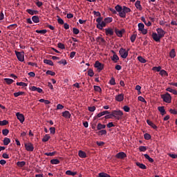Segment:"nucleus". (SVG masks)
Returning a JSON list of instances; mask_svg holds the SVG:
<instances>
[{
  "label": "nucleus",
  "mask_w": 177,
  "mask_h": 177,
  "mask_svg": "<svg viewBox=\"0 0 177 177\" xmlns=\"http://www.w3.org/2000/svg\"><path fill=\"white\" fill-rule=\"evenodd\" d=\"M112 115L115 118L116 120H121L122 118V115H124V113H122V111H112Z\"/></svg>",
  "instance_id": "f03ea898"
},
{
  "label": "nucleus",
  "mask_w": 177,
  "mask_h": 177,
  "mask_svg": "<svg viewBox=\"0 0 177 177\" xmlns=\"http://www.w3.org/2000/svg\"><path fill=\"white\" fill-rule=\"evenodd\" d=\"M88 75H89V77H93V75H95V73H93V70L92 69H88Z\"/></svg>",
  "instance_id": "8fccbe9b"
},
{
  "label": "nucleus",
  "mask_w": 177,
  "mask_h": 177,
  "mask_svg": "<svg viewBox=\"0 0 177 177\" xmlns=\"http://www.w3.org/2000/svg\"><path fill=\"white\" fill-rule=\"evenodd\" d=\"M115 32L118 37L121 38L122 37V34L125 32V29L118 30V28L115 29Z\"/></svg>",
  "instance_id": "f8f14e48"
},
{
  "label": "nucleus",
  "mask_w": 177,
  "mask_h": 177,
  "mask_svg": "<svg viewBox=\"0 0 177 177\" xmlns=\"http://www.w3.org/2000/svg\"><path fill=\"white\" fill-rule=\"evenodd\" d=\"M109 84L111 85H115V79L114 77H111L109 81Z\"/></svg>",
  "instance_id": "052dcab7"
},
{
  "label": "nucleus",
  "mask_w": 177,
  "mask_h": 177,
  "mask_svg": "<svg viewBox=\"0 0 177 177\" xmlns=\"http://www.w3.org/2000/svg\"><path fill=\"white\" fill-rule=\"evenodd\" d=\"M153 70L155 71H158V72L161 71V66H154L153 68Z\"/></svg>",
  "instance_id": "338daca9"
},
{
  "label": "nucleus",
  "mask_w": 177,
  "mask_h": 177,
  "mask_svg": "<svg viewBox=\"0 0 177 177\" xmlns=\"http://www.w3.org/2000/svg\"><path fill=\"white\" fill-rule=\"evenodd\" d=\"M115 100H117V102H122V100H124V94H119L116 95Z\"/></svg>",
  "instance_id": "a211bd4d"
},
{
  "label": "nucleus",
  "mask_w": 177,
  "mask_h": 177,
  "mask_svg": "<svg viewBox=\"0 0 177 177\" xmlns=\"http://www.w3.org/2000/svg\"><path fill=\"white\" fill-rule=\"evenodd\" d=\"M144 138L145 139V140H150V139H151V136L146 133L145 134H144Z\"/></svg>",
  "instance_id": "c03bdc74"
},
{
  "label": "nucleus",
  "mask_w": 177,
  "mask_h": 177,
  "mask_svg": "<svg viewBox=\"0 0 177 177\" xmlns=\"http://www.w3.org/2000/svg\"><path fill=\"white\" fill-rule=\"evenodd\" d=\"M115 9L116 12H118L119 16H120V13H122V10H123V7L122 6H121L120 5H117L115 7Z\"/></svg>",
  "instance_id": "5701e85b"
},
{
  "label": "nucleus",
  "mask_w": 177,
  "mask_h": 177,
  "mask_svg": "<svg viewBox=\"0 0 177 177\" xmlns=\"http://www.w3.org/2000/svg\"><path fill=\"white\" fill-rule=\"evenodd\" d=\"M44 63H45V64H48V66H53V62H52L50 59H44Z\"/></svg>",
  "instance_id": "72a5a7b5"
},
{
  "label": "nucleus",
  "mask_w": 177,
  "mask_h": 177,
  "mask_svg": "<svg viewBox=\"0 0 177 177\" xmlns=\"http://www.w3.org/2000/svg\"><path fill=\"white\" fill-rule=\"evenodd\" d=\"M49 139H50V136H49V134H46L43 138H42V142H48L49 140Z\"/></svg>",
  "instance_id": "cd10ccee"
},
{
  "label": "nucleus",
  "mask_w": 177,
  "mask_h": 177,
  "mask_svg": "<svg viewBox=\"0 0 177 177\" xmlns=\"http://www.w3.org/2000/svg\"><path fill=\"white\" fill-rule=\"evenodd\" d=\"M147 124H148V125H149V127H151V128H153V129H157V126L149 120H147Z\"/></svg>",
  "instance_id": "4be33fe9"
},
{
  "label": "nucleus",
  "mask_w": 177,
  "mask_h": 177,
  "mask_svg": "<svg viewBox=\"0 0 177 177\" xmlns=\"http://www.w3.org/2000/svg\"><path fill=\"white\" fill-rule=\"evenodd\" d=\"M141 20L145 24V26H147V27H150V26H151V22L150 21H146V19L144 18V17H141Z\"/></svg>",
  "instance_id": "412c9836"
},
{
  "label": "nucleus",
  "mask_w": 177,
  "mask_h": 177,
  "mask_svg": "<svg viewBox=\"0 0 177 177\" xmlns=\"http://www.w3.org/2000/svg\"><path fill=\"white\" fill-rule=\"evenodd\" d=\"M119 53L122 57V59H127L128 57V55L129 53V50H125L124 48H120L119 50Z\"/></svg>",
  "instance_id": "39448f33"
},
{
  "label": "nucleus",
  "mask_w": 177,
  "mask_h": 177,
  "mask_svg": "<svg viewBox=\"0 0 177 177\" xmlns=\"http://www.w3.org/2000/svg\"><path fill=\"white\" fill-rule=\"evenodd\" d=\"M103 20V17H98L96 19V21L97 22V28L99 30H103V27H106V22Z\"/></svg>",
  "instance_id": "f257e3e1"
},
{
  "label": "nucleus",
  "mask_w": 177,
  "mask_h": 177,
  "mask_svg": "<svg viewBox=\"0 0 177 177\" xmlns=\"http://www.w3.org/2000/svg\"><path fill=\"white\" fill-rule=\"evenodd\" d=\"M144 157L149 161V162H154V160L151 158L149 154H144Z\"/></svg>",
  "instance_id": "f704fd0d"
},
{
  "label": "nucleus",
  "mask_w": 177,
  "mask_h": 177,
  "mask_svg": "<svg viewBox=\"0 0 177 177\" xmlns=\"http://www.w3.org/2000/svg\"><path fill=\"white\" fill-rule=\"evenodd\" d=\"M131 12V8L124 6L122 12L120 13V17L122 19H125L127 17V13Z\"/></svg>",
  "instance_id": "7ed1b4c3"
},
{
  "label": "nucleus",
  "mask_w": 177,
  "mask_h": 177,
  "mask_svg": "<svg viewBox=\"0 0 177 177\" xmlns=\"http://www.w3.org/2000/svg\"><path fill=\"white\" fill-rule=\"evenodd\" d=\"M145 29V24L143 23L138 24V31H141L142 30Z\"/></svg>",
  "instance_id": "49530a36"
},
{
  "label": "nucleus",
  "mask_w": 177,
  "mask_h": 177,
  "mask_svg": "<svg viewBox=\"0 0 177 177\" xmlns=\"http://www.w3.org/2000/svg\"><path fill=\"white\" fill-rule=\"evenodd\" d=\"M138 60L140 62V63H146V59L143 58L142 56L138 57Z\"/></svg>",
  "instance_id": "5fc2aeb1"
},
{
  "label": "nucleus",
  "mask_w": 177,
  "mask_h": 177,
  "mask_svg": "<svg viewBox=\"0 0 177 177\" xmlns=\"http://www.w3.org/2000/svg\"><path fill=\"white\" fill-rule=\"evenodd\" d=\"M169 56L171 57V59H174L175 56H176V53L175 52V49H171V50L169 53Z\"/></svg>",
  "instance_id": "7c9ffc66"
},
{
  "label": "nucleus",
  "mask_w": 177,
  "mask_h": 177,
  "mask_svg": "<svg viewBox=\"0 0 177 177\" xmlns=\"http://www.w3.org/2000/svg\"><path fill=\"white\" fill-rule=\"evenodd\" d=\"M136 37H138V35H132L130 37V39L131 41V42H135L136 39Z\"/></svg>",
  "instance_id": "6e6d98bb"
},
{
  "label": "nucleus",
  "mask_w": 177,
  "mask_h": 177,
  "mask_svg": "<svg viewBox=\"0 0 177 177\" xmlns=\"http://www.w3.org/2000/svg\"><path fill=\"white\" fill-rule=\"evenodd\" d=\"M33 23H39V17L35 15L32 17Z\"/></svg>",
  "instance_id": "c756f323"
},
{
  "label": "nucleus",
  "mask_w": 177,
  "mask_h": 177,
  "mask_svg": "<svg viewBox=\"0 0 177 177\" xmlns=\"http://www.w3.org/2000/svg\"><path fill=\"white\" fill-rule=\"evenodd\" d=\"M55 154H56V151H53V152H46L44 153V156H50V157H53V156H55Z\"/></svg>",
  "instance_id": "de8ad7c7"
},
{
  "label": "nucleus",
  "mask_w": 177,
  "mask_h": 177,
  "mask_svg": "<svg viewBox=\"0 0 177 177\" xmlns=\"http://www.w3.org/2000/svg\"><path fill=\"white\" fill-rule=\"evenodd\" d=\"M94 67L95 68H97V70L98 71H102V70H103V68H104V65L103 64L100 63V62L96 61L94 64Z\"/></svg>",
  "instance_id": "0eeeda50"
},
{
  "label": "nucleus",
  "mask_w": 177,
  "mask_h": 177,
  "mask_svg": "<svg viewBox=\"0 0 177 177\" xmlns=\"http://www.w3.org/2000/svg\"><path fill=\"white\" fill-rule=\"evenodd\" d=\"M17 85L18 86H23L24 88L27 86V84L26 83H24L23 82H17Z\"/></svg>",
  "instance_id": "864d4df0"
},
{
  "label": "nucleus",
  "mask_w": 177,
  "mask_h": 177,
  "mask_svg": "<svg viewBox=\"0 0 177 177\" xmlns=\"http://www.w3.org/2000/svg\"><path fill=\"white\" fill-rule=\"evenodd\" d=\"M166 91L167 92H170L171 93H173V95H177L176 90L172 89L171 87H168L167 88H166Z\"/></svg>",
  "instance_id": "bb28decb"
},
{
  "label": "nucleus",
  "mask_w": 177,
  "mask_h": 177,
  "mask_svg": "<svg viewBox=\"0 0 177 177\" xmlns=\"http://www.w3.org/2000/svg\"><path fill=\"white\" fill-rule=\"evenodd\" d=\"M78 156L80 158H86V153L84 152V151H79Z\"/></svg>",
  "instance_id": "b1692460"
},
{
  "label": "nucleus",
  "mask_w": 177,
  "mask_h": 177,
  "mask_svg": "<svg viewBox=\"0 0 177 177\" xmlns=\"http://www.w3.org/2000/svg\"><path fill=\"white\" fill-rule=\"evenodd\" d=\"M106 128V124H102L99 123L97 126V131H101V129H104Z\"/></svg>",
  "instance_id": "c85d7f7f"
},
{
  "label": "nucleus",
  "mask_w": 177,
  "mask_h": 177,
  "mask_svg": "<svg viewBox=\"0 0 177 177\" xmlns=\"http://www.w3.org/2000/svg\"><path fill=\"white\" fill-rule=\"evenodd\" d=\"M17 118L20 121L21 124H23L24 122V115L21 114L20 113H16Z\"/></svg>",
  "instance_id": "9b49d317"
},
{
  "label": "nucleus",
  "mask_w": 177,
  "mask_h": 177,
  "mask_svg": "<svg viewBox=\"0 0 177 177\" xmlns=\"http://www.w3.org/2000/svg\"><path fill=\"white\" fill-rule=\"evenodd\" d=\"M15 55L19 62H24V52L15 51Z\"/></svg>",
  "instance_id": "423d86ee"
},
{
  "label": "nucleus",
  "mask_w": 177,
  "mask_h": 177,
  "mask_svg": "<svg viewBox=\"0 0 177 177\" xmlns=\"http://www.w3.org/2000/svg\"><path fill=\"white\" fill-rule=\"evenodd\" d=\"M159 74H160V75H161L162 77H164V75L168 76V73L165 71V70H160Z\"/></svg>",
  "instance_id": "3c124183"
},
{
  "label": "nucleus",
  "mask_w": 177,
  "mask_h": 177,
  "mask_svg": "<svg viewBox=\"0 0 177 177\" xmlns=\"http://www.w3.org/2000/svg\"><path fill=\"white\" fill-rule=\"evenodd\" d=\"M66 175H69L71 176H75V175H77V171H71V170H67L66 171Z\"/></svg>",
  "instance_id": "a878e982"
},
{
  "label": "nucleus",
  "mask_w": 177,
  "mask_h": 177,
  "mask_svg": "<svg viewBox=\"0 0 177 177\" xmlns=\"http://www.w3.org/2000/svg\"><path fill=\"white\" fill-rule=\"evenodd\" d=\"M98 177H111V176H110V175H109L104 172H101V173H99Z\"/></svg>",
  "instance_id": "79ce46f5"
},
{
  "label": "nucleus",
  "mask_w": 177,
  "mask_h": 177,
  "mask_svg": "<svg viewBox=\"0 0 177 177\" xmlns=\"http://www.w3.org/2000/svg\"><path fill=\"white\" fill-rule=\"evenodd\" d=\"M152 38L154 41H156V42H160V40L162 37L160 35H157V33H153Z\"/></svg>",
  "instance_id": "ddd939ff"
},
{
  "label": "nucleus",
  "mask_w": 177,
  "mask_h": 177,
  "mask_svg": "<svg viewBox=\"0 0 177 177\" xmlns=\"http://www.w3.org/2000/svg\"><path fill=\"white\" fill-rule=\"evenodd\" d=\"M137 167H139L141 169H146L147 167L143 163H140L139 162H136Z\"/></svg>",
  "instance_id": "393cba45"
},
{
  "label": "nucleus",
  "mask_w": 177,
  "mask_h": 177,
  "mask_svg": "<svg viewBox=\"0 0 177 177\" xmlns=\"http://www.w3.org/2000/svg\"><path fill=\"white\" fill-rule=\"evenodd\" d=\"M88 111L93 113V111H95V110H96V107L95 106H88Z\"/></svg>",
  "instance_id": "e2e57ef3"
},
{
  "label": "nucleus",
  "mask_w": 177,
  "mask_h": 177,
  "mask_svg": "<svg viewBox=\"0 0 177 177\" xmlns=\"http://www.w3.org/2000/svg\"><path fill=\"white\" fill-rule=\"evenodd\" d=\"M104 21L106 24H109V23H111V21H113V17H106L104 19Z\"/></svg>",
  "instance_id": "e433bc0d"
},
{
  "label": "nucleus",
  "mask_w": 177,
  "mask_h": 177,
  "mask_svg": "<svg viewBox=\"0 0 177 177\" xmlns=\"http://www.w3.org/2000/svg\"><path fill=\"white\" fill-rule=\"evenodd\" d=\"M138 99L140 102H142V103H147V102H146V100H145V98L142 96H139Z\"/></svg>",
  "instance_id": "0e129e2a"
},
{
  "label": "nucleus",
  "mask_w": 177,
  "mask_h": 177,
  "mask_svg": "<svg viewBox=\"0 0 177 177\" xmlns=\"http://www.w3.org/2000/svg\"><path fill=\"white\" fill-rule=\"evenodd\" d=\"M158 111H160L162 115H165V114H167V111H165V109L164 106H158Z\"/></svg>",
  "instance_id": "6ab92c4d"
},
{
  "label": "nucleus",
  "mask_w": 177,
  "mask_h": 177,
  "mask_svg": "<svg viewBox=\"0 0 177 177\" xmlns=\"http://www.w3.org/2000/svg\"><path fill=\"white\" fill-rule=\"evenodd\" d=\"M140 151H146L147 150V148L145 146H140L139 147Z\"/></svg>",
  "instance_id": "69168bd1"
},
{
  "label": "nucleus",
  "mask_w": 177,
  "mask_h": 177,
  "mask_svg": "<svg viewBox=\"0 0 177 177\" xmlns=\"http://www.w3.org/2000/svg\"><path fill=\"white\" fill-rule=\"evenodd\" d=\"M8 124H9V122L8 120H3V121L0 120V126L1 127H3L5 125H8Z\"/></svg>",
  "instance_id": "a18cd8bd"
},
{
  "label": "nucleus",
  "mask_w": 177,
  "mask_h": 177,
  "mask_svg": "<svg viewBox=\"0 0 177 177\" xmlns=\"http://www.w3.org/2000/svg\"><path fill=\"white\" fill-rule=\"evenodd\" d=\"M30 89L32 92H38V93H44V90H42V88H41L39 87H37L35 86H31V88H30Z\"/></svg>",
  "instance_id": "1a4fd4ad"
},
{
  "label": "nucleus",
  "mask_w": 177,
  "mask_h": 177,
  "mask_svg": "<svg viewBox=\"0 0 177 177\" xmlns=\"http://www.w3.org/2000/svg\"><path fill=\"white\" fill-rule=\"evenodd\" d=\"M135 6L138 10H143V8L142 7V5H140V1H137L135 3Z\"/></svg>",
  "instance_id": "aec40b11"
},
{
  "label": "nucleus",
  "mask_w": 177,
  "mask_h": 177,
  "mask_svg": "<svg viewBox=\"0 0 177 177\" xmlns=\"http://www.w3.org/2000/svg\"><path fill=\"white\" fill-rule=\"evenodd\" d=\"M57 46L59 49H66V46H64L63 43H58Z\"/></svg>",
  "instance_id": "13d9d810"
},
{
  "label": "nucleus",
  "mask_w": 177,
  "mask_h": 177,
  "mask_svg": "<svg viewBox=\"0 0 177 177\" xmlns=\"http://www.w3.org/2000/svg\"><path fill=\"white\" fill-rule=\"evenodd\" d=\"M106 134H107V131H106V130H101L98 132V135L103 136V135H106Z\"/></svg>",
  "instance_id": "680f3d73"
},
{
  "label": "nucleus",
  "mask_w": 177,
  "mask_h": 177,
  "mask_svg": "<svg viewBox=\"0 0 177 177\" xmlns=\"http://www.w3.org/2000/svg\"><path fill=\"white\" fill-rule=\"evenodd\" d=\"M127 157V153L124 152H119L115 155L116 158H119L120 160H123V158H125Z\"/></svg>",
  "instance_id": "9d476101"
},
{
  "label": "nucleus",
  "mask_w": 177,
  "mask_h": 177,
  "mask_svg": "<svg viewBox=\"0 0 177 177\" xmlns=\"http://www.w3.org/2000/svg\"><path fill=\"white\" fill-rule=\"evenodd\" d=\"M26 12H27V13H28L31 16H34V15H38V11L34 10H31V9H27Z\"/></svg>",
  "instance_id": "f3484780"
},
{
  "label": "nucleus",
  "mask_w": 177,
  "mask_h": 177,
  "mask_svg": "<svg viewBox=\"0 0 177 177\" xmlns=\"http://www.w3.org/2000/svg\"><path fill=\"white\" fill-rule=\"evenodd\" d=\"M50 164H53L54 165L60 164V160H59L58 159H53L50 160Z\"/></svg>",
  "instance_id": "c9c22d12"
},
{
  "label": "nucleus",
  "mask_w": 177,
  "mask_h": 177,
  "mask_svg": "<svg viewBox=\"0 0 177 177\" xmlns=\"http://www.w3.org/2000/svg\"><path fill=\"white\" fill-rule=\"evenodd\" d=\"M73 34H75V35H78V34H80V29H78L77 28H73Z\"/></svg>",
  "instance_id": "09e8293b"
},
{
  "label": "nucleus",
  "mask_w": 177,
  "mask_h": 177,
  "mask_svg": "<svg viewBox=\"0 0 177 177\" xmlns=\"http://www.w3.org/2000/svg\"><path fill=\"white\" fill-rule=\"evenodd\" d=\"M94 16H96V17H102V14H100V12L97 11H93Z\"/></svg>",
  "instance_id": "bf43d9fd"
},
{
  "label": "nucleus",
  "mask_w": 177,
  "mask_h": 177,
  "mask_svg": "<svg viewBox=\"0 0 177 177\" xmlns=\"http://www.w3.org/2000/svg\"><path fill=\"white\" fill-rule=\"evenodd\" d=\"M46 74H47V75H56V73L52 71H47Z\"/></svg>",
  "instance_id": "4d7b16f0"
},
{
  "label": "nucleus",
  "mask_w": 177,
  "mask_h": 177,
  "mask_svg": "<svg viewBox=\"0 0 177 177\" xmlns=\"http://www.w3.org/2000/svg\"><path fill=\"white\" fill-rule=\"evenodd\" d=\"M36 32H37V34H46V32H48V30H46V29H44V30H37Z\"/></svg>",
  "instance_id": "37998d69"
},
{
  "label": "nucleus",
  "mask_w": 177,
  "mask_h": 177,
  "mask_svg": "<svg viewBox=\"0 0 177 177\" xmlns=\"http://www.w3.org/2000/svg\"><path fill=\"white\" fill-rule=\"evenodd\" d=\"M25 149L27 151H34V145L31 142L26 143Z\"/></svg>",
  "instance_id": "6e6552de"
},
{
  "label": "nucleus",
  "mask_w": 177,
  "mask_h": 177,
  "mask_svg": "<svg viewBox=\"0 0 177 177\" xmlns=\"http://www.w3.org/2000/svg\"><path fill=\"white\" fill-rule=\"evenodd\" d=\"M94 91H95V92H99L100 93H102V88H100V86H94Z\"/></svg>",
  "instance_id": "a19ab883"
},
{
  "label": "nucleus",
  "mask_w": 177,
  "mask_h": 177,
  "mask_svg": "<svg viewBox=\"0 0 177 177\" xmlns=\"http://www.w3.org/2000/svg\"><path fill=\"white\" fill-rule=\"evenodd\" d=\"M26 93L23 91H19L18 93H14L15 97H18V96H21L23 95H25Z\"/></svg>",
  "instance_id": "ea45409f"
},
{
  "label": "nucleus",
  "mask_w": 177,
  "mask_h": 177,
  "mask_svg": "<svg viewBox=\"0 0 177 177\" xmlns=\"http://www.w3.org/2000/svg\"><path fill=\"white\" fill-rule=\"evenodd\" d=\"M10 143V140L8 138H5L3 139V145L4 146H8Z\"/></svg>",
  "instance_id": "58836bf2"
},
{
  "label": "nucleus",
  "mask_w": 177,
  "mask_h": 177,
  "mask_svg": "<svg viewBox=\"0 0 177 177\" xmlns=\"http://www.w3.org/2000/svg\"><path fill=\"white\" fill-rule=\"evenodd\" d=\"M161 98L165 103H171V101L172 100V97H171V94L169 93L162 95Z\"/></svg>",
  "instance_id": "20e7f679"
},
{
  "label": "nucleus",
  "mask_w": 177,
  "mask_h": 177,
  "mask_svg": "<svg viewBox=\"0 0 177 177\" xmlns=\"http://www.w3.org/2000/svg\"><path fill=\"white\" fill-rule=\"evenodd\" d=\"M57 17H58L57 21L59 24H64V21L63 20V19L60 18L59 16Z\"/></svg>",
  "instance_id": "774afa93"
},
{
  "label": "nucleus",
  "mask_w": 177,
  "mask_h": 177,
  "mask_svg": "<svg viewBox=\"0 0 177 177\" xmlns=\"http://www.w3.org/2000/svg\"><path fill=\"white\" fill-rule=\"evenodd\" d=\"M4 81H6V84H8V85H10V84H13V82H15V80L10 79V78H5Z\"/></svg>",
  "instance_id": "473e14b6"
},
{
  "label": "nucleus",
  "mask_w": 177,
  "mask_h": 177,
  "mask_svg": "<svg viewBox=\"0 0 177 177\" xmlns=\"http://www.w3.org/2000/svg\"><path fill=\"white\" fill-rule=\"evenodd\" d=\"M17 167H19L20 168H23L24 165H26V162L25 161H19L17 162Z\"/></svg>",
  "instance_id": "2f4dec72"
},
{
  "label": "nucleus",
  "mask_w": 177,
  "mask_h": 177,
  "mask_svg": "<svg viewBox=\"0 0 177 177\" xmlns=\"http://www.w3.org/2000/svg\"><path fill=\"white\" fill-rule=\"evenodd\" d=\"M8 133H9V130L8 129H5L2 130V134L4 136H8Z\"/></svg>",
  "instance_id": "603ef678"
},
{
  "label": "nucleus",
  "mask_w": 177,
  "mask_h": 177,
  "mask_svg": "<svg viewBox=\"0 0 177 177\" xmlns=\"http://www.w3.org/2000/svg\"><path fill=\"white\" fill-rule=\"evenodd\" d=\"M105 34L106 35H110L111 37V35H114V30H113V29H111V28H106Z\"/></svg>",
  "instance_id": "4468645a"
},
{
  "label": "nucleus",
  "mask_w": 177,
  "mask_h": 177,
  "mask_svg": "<svg viewBox=\"0 0 177 177\" xmlns=\"http://www.w3.org/2000/svg\"><path fill=\"white\" fill-rule=\"evenodd\" d=\"M156 31L158 32V35H160L161 38H162L164 35H165V31H164L162 28H158L156 29Z\"/></svg>",
  "instance_id": "2eb2a0df"
},
{
  "label": "nucleus",
  "mask_w": 177,
  "mask_h": 177,
  "mask_svg": "<svg viewBox=\"0 0 177 177\" xmlns=\"http://www.w3.org/2000/svg\"><path fill=\"white\" fill-rule=\"evenodd\" d=\"M112 60L115 63H117V62H118V60H120V57H118V55H117L116 54H114L113 55Z\"/></svg>",
  "instance_id": "4c0bfd02"
},
{
  "label": "nucleus",
  "mask_w": 177,
  "mask_h": 177,
  "mask_svg": "<svg viewBox=\"0 0 177 177\" xmlns=\"http://www.w3.org/2000/svg\"><path fill=\"white\" fill-rule=\"evenodd\" d=\"M62 117H64V118H71V113L68 111H65L62 113Z\"/></svg>",
  "instance_id": "dca6fc26"
}]
</instances>
